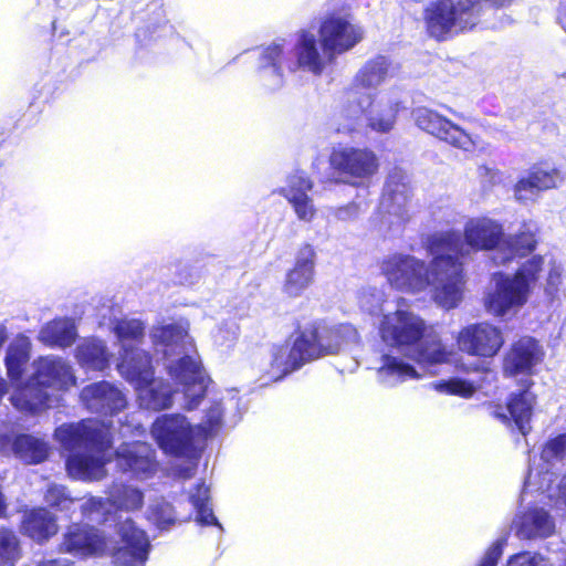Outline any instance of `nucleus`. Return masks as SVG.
Returning <instances> with one entry per match:
<instances>
[{
  "instance_id": "nucleus-1",
  "label": "nucleus",
  "mask_w": 566,
  "mask_h": 566,
  "mask_svg": "<svg viewBox=\"0 0 566 566\" xmlns=\"http://www.w3.org/2000/svg\"><path fill=\"white\" fill-rule=\"evenodd\" d=\"M190 323L186 318L154 326L150 338L157 355L166 360V370L175 385L154 378V367L150 359H142L134 365L132 360L117 363L119 375L134 386L137 401L144 409L159 411L169 409L175 402V396L181 392L180 406L191 411L203 400L210 378L201 366L195 340L189 334Z\"/></svg>"
},
{
  "instance_id": "nucleus-2",
  "label": "nucleus",
  "mask_w": 566,
  "mask_h": 566,
  "mask_svg": "<svg viewBox=\"0 0 566 566\" xmlns=\"http://www.w3.org/2000/svg\"><path fill=\"white\" fill-rule=\"evenodd\" d=\"M426 245L431 255L429 265L413 255L394 253L382 260L381 272L396 290L411 294L429 290L438 305L454 308L462 300L464 286L460 237L453 231L434 233Z\"/></svg>"
},
{
  "instance_id": "nucleus-3",
  "label": "nucleus",
  "mask_w": 566,
  "mask_h": 566,
  "mask_svg": "<svg viewBox=\"0 0 566 566\" xmlns=\"http://www.w3.org/2000/svg\"><path fill=\"white\" fill-rule=\"evenodd\" d=\"M55 440L72 452L66 460L71 478L83 481L101 480L105 476V463L111 460V427L98 419H86L78 423L62 424L55 430Z\"/></svg>"
},
{
  "instance_id": "nucleus-4",
  "label": "nucleus",
  "mask_w": 566,
  "mask_h": 566,
  "mask_svg": "<svg viewBox=\"0 0 566 566\" xmlns=\"http://www.w3.org/2000/svg\"><path fill=\"white\" fill-rule=\"evenodd\" d=\"M32 366V378L25 385H18L10 400L18 410L35 413L52 406L48 389H67L75 385V376L70 364L56 356L40 357Z\"/></svg>"
},
{
  "instance_id": "nucleus-5",
  "label": "nucleus",
  "mask_w": 566,
  "mask_h": 566,
  "mask_svg": "<svg viewBox=\"0 0 566 566\" xmlns=\"http://www.w3.org/2000/svg\"><path fill=\"white\" fill-rule=\"evenodd\" d=\"M544 259L534 255L526 260L514 275L502 272L492 275V287L484 296V306L493 316L517 313L527 302L531 287L543 271Z\"/></svg>"
},
{
  "instance_id": "nucleus-6",
  "label": "nucleus",
  "mask_w": 566,
  "mask_h": 566,
  "mask_svg": "<svg viewBox=\"0 0 566 566\" xmlns=\"http://www.w3.org/2000/svg\"><path fill=\"white\" fill-rule=\"evenodd\" d=\"M346 103L343 116L349 120V130H355L364 117L367 127L380 134L389 133L394 128L401 107L400 101L388 92L358 95L357 92L350 91Z\"/></svg>"
},
{
  "instance_id": "nucleus-7",
  "label": "nucleus",
  "mask_w": 566,
  "mask_h": 566,
  "mask_svg": "<svg viewBox=\"0 0 566 566\" xmlns=\"http://www.w3.org/2000/svg\"><path fill=\"white\" fill-rule=\"evenodd\" d=\"M333 335L323 332L319 335L318 345H312L311 339L315 335L300 333L291 346L287 344L273 346L268 371L269 378L277 381L285 375L301 368L307 361L319 358L321 353L334 352L335 347L327 342Z\"/></svg>"
},
{
  "instance_id": "nucleus-8",
  "label": "nucleus",
  "mask_w": 566,
  "mask_h": 566,
  "mask_svg": "<svg viewBox=\"0 0 566 566\" xmlns=\"http://www.w3.org/2000/svg\"><path fill=\"white\" fill-rule=\"evenodd\" d=\"M482 0H438L427 9L429 33L436 39L471 29L478 22Z\"/></svg>"
},
{
  "instance_id": "nucleus-9",
  "label": "nucleus",
  "mask_w": 566,
  "mask_h": 566,
  "mask_svg": "<svg viewBox=\"0 0 566 566\" xmlns=\"http://www.w3.org/2000/svg\"><path fill=\"white\" fill-rule=\"evenodd\" d=\"M416 125L428 134L467 153H486L490 145L478 135L467 133L436 111L418 107L412 111Z\"/></svg>"
},
{
  "instance_id": "nucleus-10",
  "label": "nucleus",
  "mask_w": 566,
  "mask_h": 566,
  "mask_svg": "<svg viewBox=\"0 0 566 566\" xmlns=\"http://www.w3.org/2000/svg\"><path fill=\"white\" fill-rule=\"evenodd\" d=\"M379 335L385 344L400 350L413 349L424 336L431 335V326L416 313L397 308L385 314L379 323Z\"/></svg>"
},
{
  "instance_id": "nucleus-11",
  "label": "nucleus",
  "mask_w": 566,
  "mask_h": 566,
  "mask_svg": "<svg viewBox=\"0 0 566 566\" xmlns=\"http://www.w3.org/2000/svg\"><path fill=\"white\" fill-rule=\"evenodd\" d=\"M410 188L391 177L385 187L374 228L380 233L397 232L410 220Z\"/></svg>"
},
{
  "instance_id": "nucleus-12",
  "label": "nucleus",
  "mask_w": 566,
  "mask_h": 566,
  "mask_svg": "<svg viewBox=\"0 0 566 566\" xmlns=\"http://www.w3.org/2000/svg\"><path fill=\"white\" fill-rule=\"evenodd\" d=\"M363 38V29L352 21L349 14L332 13L319 23L318 41L329 61L352 50Z\"/></svg>"
},
{
  "instance_id": "nucleus-13",
  "label": "nucleus",
  "mask_w": 566,
  "mask_h": 566,
  "mask_svg": "<svg viewBox=\"0 0 566 566\" xmlns=\"http://www.w3.org/2000/svg\"><path fill=\"white\" fill-rule=\"evenodd\" d=\"M151 436L167 454L182 455L201 441L196 427L180 413L163 415L151 426Z\"/></svg>"
},
{
  "instance_id": "nucleus-14",
  "label": "nucleus",
  "mask_w": 566,
  "mask_h": 566,
  "mask_svg": "<svg viewBox=\"0 0 566 566\" xmlns=\"http://www.w3.org/2000/svg\"><path fill=\"white\" fill-rule=\"evenodd\" d=\"M525 491V488L523 489ZM537 494L538 502H543L547 497V493L542 494L541 491L528 492L524 496L522 492V505L516 512L512 521V530L522 539L546 538L555 532V520L549 512L538 504H532L528 497Z\"/></svg>"
},
{
  "instance_id": "nucleus-15",
  "label": "nucleus",
  "mask_w": 566,
  "mask_h": 566,
  "mask_svg": "<svg viewBox=\"0 0 566 566\" xmlns=\"http://www.w3.org/2000/svg\"><path fill=\"white\" fill-rule=\"evenodd\" d=\"M329 164L350 185L366 182L377 172L379 167L378 158L373 150L352 146L334 148L329 157Z\"/></svg>"
},
{
  "instance_id": "nucleus-16",
  "label": "nucleus",
  "mask_w": 566,
  "mask_h": 566,
  "mask_svg": "<svg viewBox=\"0 0 566 566\" xmlns=\"http://www.w3.org/2000/svg\"><path fill=\"white\" fill-rule=\"evenodd\" d=\"M117 542L113 547L112 566H145L150 551V542L142 528L130 520L118 523Z\"/></svg>"
},
{
  "instance_id": "nucleus-17",
  "label": "nucleus",
  "mask_w": 566,
  "mask_h": 566,
  "mask_svg": "<svg viewBox=\"0 0 566 566\" xmlns=\"http://www.w3.org/2000/svg\"><path fill=\"white\" fill-rule=\"evenodd\" d=\"M457 344L463 353L491 358L500 352L504 337L497 326L482 322L464 326L457 336Z\"/></svg>"
},
{
  "instance_id": "nucleus-18",
  "label": "nucleus",
  "mask_w": 566,
  "mask_h": 566,
  "mask_svg": "<svg viewBox=\"0 0 566 566\" xmlns=\"http://www.w3.org/2000/svg\"><path fill=\"white\" fill-rule=\"evenodd\" d=\"M143 494L139 490L126 486L115 485L104 501L101 497H90L82 504L83 514L98 521L106 518L112 510L134 511L140 507Z\"/></svg>"
},
{
  "instance_id": "nucleus-19",
  "label": "nucleus",
  "mask_w": 566,
  "mask_h": 566,
  "mask_svg": "<svg viewBox=\"0 0 566 566\" xmlns=\"http://www.w3.org/2000/svg\"><path fill=\"white\" fill-rule=\"evenodd\" d=\"M536 397L530 388L520 392H512L504 409L501 406H491L490 415L507 427L514 426L523 436L531 430Z\"/></svg>"
},
{
  "instance_id": "nucleus-20",
  "label": "nucleus",
  "mask_w": 566,
  "mask_h": 566,
  "mask_svg": "<svg viewBox=\"0 0 566 566\" xmlns=\"http://www.w3.org/2000/svg\"><path fill=\"white\" fill-rule=\"evenodd\" d=\"M292 51L294 59L287 64V71L290 72L304 71L319 76L326 66L333 62L325 56L324 51H319L315 34L308 31H302L298 34Z\"/></svg>"
},
{
  "instance_id": "nucleus-21",
  "label": "nucleus",
  "mask_w": 566,
  "mask_h": 566,
  "mask_svg": "<svg viewBox=\"0 0 566 566\" xmlns=\"http://www.w3.org/2000/svg\"><path fill=\"white\" fill-rule=\"evenodd\" d=\"M465 243L473 250H494L501 256L504 233L502 226L488 217L472 218L463 230Z\"/></svg>"
},
{
  "instance_id": "nucleus-22",
  "label": "nucleus",
  "mask_w": 566,
  "mask_h": 566,
  "mask_svg": "<svg viewBox=\"0 0 566 566\" xmlns=\"http://www.w3.org/2000/svg\"><path fill=\"white\" fill-rule=\"evenodd\" d=\"M112 331L117 337L119 345L118 363L132 360L134 365L140 364L143 359H150L149 356L138 348L144 338L145 325L136 318H122L113 322Z\"/></svg>"
},
{
  "instance_id": "nucleus-23",
  "label": "nucleus",
  "mask_w": 566,
  "mask_h": 566,
  "mask_svg": "<svg viewBox=\"0 0 566 566\" xmlns=\"http://www.w3.org/2000/svg\"><path fill=\"white\" fill-rule=\"evenodd\" d=\"M81 399L88 410L105 416L117 413L127 405L122 390L107 381L86 386L81 392Z\"/></svg>"
},
{
  "instance_id": "nucleus-24",
  "label": "nucleus",
  "mask_w": 566,
  "mask_h": 566,
  "mask_svg": "<svg viewBox=\"0 0 566 566\" xmlns=\"http://www.w3.org/2000/svg\"><path fill=\"white\" fill-rule=\"evenodd\" d=\"M154 454L148 443H127L116 451V462L124 472H130L138 479H147L156 470Z\"/></svg>"
},
{
  "instance_id": "nucleus-25",
  "label": "nucleus",
  "mask_w": 566,
  "mask_h": 566,
  "mask_svg": "<svg viewBox=\"0 0 566 566\" xmlns=\"http://www.w3.org/2000/svg\"><path fill=\"white\" fill-rule=\"evenodd\" d=\"M316 253L311 244H303L296 252L295 264L286 273L283 292L289 296H300L313 283Z\"/></svg>"
},
{
  "instance_id": "nucleus-26",
  "label": "nucleus",
  "mask_w": 566,
  "mask_h": 566,
  "mask_svg": "<svg viewBox=\"0 0 566 566\" xmlns=\"http://www.w3.org/2000/svg\"><path fill=\"white\" fill-rule=\"evenodd\" d=\"M106 542L98 530L88 525H72L62 543V549L80 557L97 556L104 553Z\"/></svg>"
},
{
  "instance_id": "nucleus-27",
  "label": "nucleus",
  "mask_w": 566,
  "mask_h": 566,
  "mask_svg": "<svg viewBox=\"0 0 566 566\" xmlns=\"http://www.w3.org/2000/svg\"><path fill=\"white\" fill-rule=\"evenodd\" d=\"M0 451L3 454H14L25 463H40L46 459L49 453L48 444L30 434H1Z\"/></svg>"
},
{
  "instance_id": "nucleus-28",
  "label": "nucleus",
  "mask_w": 566,
  "mask_h": 566,
  "mask_svg": "<svg viewBox=\"0 0 566 566\" xmlns=\"http://www.w3.org/2000/svg\"><path fill=\"white\" fill-rule=\"evenodd\" d=\"M377 381L388 388L396 387L407 380L420 379L422 376L416 367L392 355H381L376 367Z\"/></svg>"
},
{
  "instance_id": "nucleus-29",
  "label": "nucleus",
  "mask_w": 566,
  "mask_h": 566,
  "mask_svg": "<svg viewBox=\"0 0 566 566\" xmlns=\"http://www.w3.org/2000/svg\"><path fill=\"white\" fill-rule=\"evenodd\" d=\"M332 333L335 334L328 338V343L335 347L334 352L331 353H321L319 357L326 355H336L340 353H345L353 347L357 346L359 343V334L357 329L350 324H338L333 326H318L315 328H306L302 333H308L315 335L313 339H311L312 345H318L319 335L323 333Z\"/></svg>"
},
{
  "instance_id": "nucleus-30",
  "label": "nucleus",
  "mask_w": 566,
  "mask_h": 566,
  "mask_svg": "<svg viewBox=\"0 0 566 566\" xmlns=\"http://www.w3.org/2000/svg\"><path fill=\"white\" fill-rule=\"evenodd\" d=\"M227 396H230V398L226 399L223 396L211 398L201 422L195 426L201 441L216 436L223 427L226 409L229 406L235 407L238 405L234 390L228 391Z\"/></svg>"
},
{
  "instance_id": "nucleus-31",
  "label": "nucleus",
  "mask_w": 566,
  "mask_h": 566,
  "mask_svg": "<svg viewBox=\"0 0 566 566\" xmlns=\"http://www.w3.org/2000/svg\"><path fill=\"white\" fill-rule=\"evenodd\" d=\"M539 359L537 343L531 337L517 340L505 357L504 371L511 376L528 371Z\"/></svg>"
},
{
  "instance_id": "nucleus-32",
  "label": "nucleus",
  "mask_w": 566,
  "mask_h": 566,
  "mask_svg": "<svg viewBox=\"0 0 566 566\" xmlns=\"http://www.w3.org/2000/svg\"><path fill=\"white\" fill-rule=\"evenodd\" d=\"M75 358L85 370L104 371L109 367L111 354L105 342L90 337L76 346Z\"/></svg>"
},
{
  "instance_id": "nucleus-33",
  "label": "nucleus",
  "mask_w": 566,
  "mask_h": 566,
  "mask_svg": "<svg viewBox=\"0 0 566 566\" xmlns=\"http://www.w3.org/2000/svg\"><path fill=\"white\" fill-rule=\"evenodd\" d=\"M555 472L546 470L545 473L538 468L533 467L525 480L524 496L528 492L541 491L542 494L547 493L549 500H559L566 505V474L562 476L559 482L554 486Z\"/></svg>"
},
{
  "instance_id": "nucleus-34",
  "label": "nucleus",
  "mask_w": 566,
  "mask_h": 566,
  "mask_svg": "<svg viewBox=\"0 0 566 566\" xmlns=\"http://www.w3.org/2000/svg\"><path fill=\"white\" fill-rule=\"evenodd\" d=\"M396 70L385 56L367 61L355 75V84L366 90H375L395 76Z\"/></svg>"
},
{
  "instance_id": "nucleus-35",
  "label": "nucleus",
  "mask_w": 566,
  "mask_h": 566,
  "mask_svg": "<svg viewBox=\"0 0 566 566\" xmlns=\"http://www.w3.org/2000/svg\"><path fill=\"white\" fill-rule=\"evenodd\" d=\"M536 247L535 232L530 226H524L515 235L503 239L501 256L493 255V261L501 265L517 256L532 252Z\"/></svg>"
},
{
  "instance_id": "nucleus-36",
  "label": "nucleus",
  "mask_w": 566,
  "mask_h": 566,
  "mask_svg": "<svg viewBox=\"0 0 566 566\" xmlns=\"http://www.w3.org/2000/svg\"><path fill=\"white\" fill-rule=\"evenodd\" d=\"M77 336L74 321L69 318H59L45 324L40 333L39 339L52 347H69Z\"/></svg>"
},
{
  "instance_id": "nucleus-37",
  "label": "nucleus",
  "mask_w": 566,
  "mask_h": 566,
  "mask_svg": "<svg viewBox=\"0 0 566 566\" xmlns=\"http://www.w3.org/2000/svg\"><path fill=\"white\" fill-rule=\"evenodd\" d=\"M413 349L415 359L424 366H434L451 361L452 350L442 344L434 334L432 327L431 335L424 336V338L416 345Z\"/></svg>"
},
{
  "instance_id": "nucleus-38",
  "label": "nucleus",
  "mask_w": 566,
  "mask_h": 566,
  "mask_svg": "<svg viewBox=\"0 0 566 566\" xmlns=\"http://www.w3.org/2000/svg\"><path fill=\"white\" fill-rule=\"evenodd\" d=\"M22 531L36 542H42L57 531L55 518L44 509H36L24 514Z\"/></svg>"
},
{
  "instance_id": "nucleus-39",
  "label": "nucleus",
  "mask_w": 566,
  "mask_h": 566,
  "mask_svg": "<svg viewBox=\"0 0 566 566\" xmlns=\"http://www.w3.org/2000/svg\"><path fill=\"white\" fill-rule=\"evenodd\" d=\"M30 342L25 337L15 338L9 346L6 355V366L8 377L14 385V389L18 385H21L20 378L25 364L30 358Z\"/></svg>"
},
{
  "instance_id": "nucleus-40",
  "label": "nucleus",
  "mask_w": 566,
  "mask_h": 566,
  "mask_svg": "<svg viewBox=\"0 0 566 566\" xmlns=\"http://www.w3.org/2000/svg\"><path fill=\"white\" fill-rule=\"evenodd\" d=\"M429 388L439 394L470 399L474 396L478 389L481 388V384L460 377H451L448 379L432 381L429 384Z\"/></svg>"
},
{
  "instance_id": "nucleus-41",
  "label": "nucleus",
  "mask_w": 566,
  "mask_h": 566,
  "mask_svg": "<svg viewBox=\"0 0 566 566\" xmlns=\"http://www.w3.org/2000/svg\"><path fill=\"white\" fill-rule=\"evenodd\" d=\"M566 457V434H562L551 441H548L539 455L538 459H533L530 464V470L533 467H538L543 473L546 470L554 472L555 463Z\"/></svg>"
},
{
  "instance_id": "nucleus-42",
  "label": "nucleus",
  "mask_w": 566,
  "mask_h": 566,
  "mask_svg": "<svg viewBox=\"0 0 566 566\" xmlns=\"http://www.w3.org/2000/svg\"><path fill=\"white\" fill-rule=\"evenodd\" d=\"M291 53V44L285 39H276L260 51L259 61L285 71L290 61H293Z\"/></svg>"
},
{
  "instance_id": "nucleus-43",
  "label": "nucleus",
  "mask_w": 566,
  "mask_h": 566,
  "mask_svg": "<svg viewBox=\"0 0 566 566\" xmlns=\"http://www.w3.org/2000/svg\"><path fill=\"white\" fill-rule=\"evenodd\" d=\"M527 175L541 191L556 188L564 179L562 171L547 163L534 165Z\"/></svg>"
},
{
  "instance_id": "nucleus-44",
  "label": "nucleus",
  "mask_w": 566,
  "mask_h": 566,
  "mask_svg": "<svg viewBox=\"0 0 566 566\" xmlns=\"http://www.w3.org/2000/svg\"><path fill=\"white\" fill-rule=\"evenodd\" d=\"M189 499L197 512L196 521L199 524L209 525L217 523L209 503V488L205 483L198 484L195 492L190 493Z\"/></svg>"
},
{
  "instance_id": "nucleus-45",
  "label": "nucleus",
  "mask_w": 566,
  "mask_h": 566,
  "mask_svg": "<svg viewBox=\"0 0 566 566\" xmlns=\"http://www.w3.org/2000/svg\"><path fill=\"white\" fill-rule=\"evenodd\" d=\"M313 188V181L304 171H294L286 177L285 186L275 189L273 192L286 199L301 197L308 193Z\"/></svg>"
},
{
  "instance_id": "nucleus-46",
  "label": "nucleus",
  "mask_w": 566,
  "mask_h": 566,
  "mask_svg": "<svg viewBox=\"0 0 566 566\" xmlns=\"http://www.w3.org/2000/svg\"><path fill=\"white\" fill-rule=\"evenodd\" d=\"M147 518L156 524L159 528H165L172 524L176 515L172 506L164 499L154 500L147 509Z\"/></svg>"
},
{
  "instance_id": "nucleus-47",
  "label": "nucleus",
  "mask_w": 566,
  "mask_h": 566,
  "mask_svg": "<svg viewBox=\"0 0 566 566\" xmlns=\"http://www.w3.org/2000/svg\"><path fill=\"white\" fill-rule=\"evenodd\" d=\"M19 539L9 530H0V565H14L20 558Z\"/></svg>"
},
{
  "instance_id": "nucleus-48",
  "label": "nucleus",
  "mask_w": 566,
  "mask_h": 566,
  "mask_svg": "<svg viewBox=\"0 0 566 566\" xmlns=\"http://www.w3.org/2000/svg\"><path fill=\"white\" fill-rule=\"evenodd\" d=\"M256 81L268 91H276L284 84V70L259 61Z\"/></svg>"
},
{
  "instance_id": "nucleus-49",
  "label": "nucleus",
  "mask_w": 566,
  "mask_h": 566,
  "mask_svg": "<svg viewBox=\"0 0 566 566\" xmlns=\"http://www.w3.org/2000/svg\"><path fill=\"white\" fill-rule=\"evenodd\" d=\"M385 301V293L381 290L371 286L363 289L358 296L360 308L371 315H376L381 311Z\"/></svg>"
},
{
  "instance_id": "nucleus-50",
  "label": "nucleus",
  "mask_w": 566,
  "mask_h": 566,
  "mask_svg": "<svg viewBox=\"0 0 566 566\" xmlns=\"http://www.w3.org/2000/svg\"><path fill=\"white\" fill-rule=\"evenodd\" d=\"M292 207L298 221L304 223H312L317 216V209L314 205V200L308 193L301 197H292V200L287 201Z\"/></svg>"
},
{
  "instance_id": "nucleus-51",
  "label": "nucleus",
  "mask_w": 566,
  "mask_h": 566,
  "mask_svg": "<svg viewBox=\"0 0 566 566\" xmlns=\"http://www.w3.org/2000/svg\"><path fill=\"white\" fill-rule=\"evenodd\" d=\"M238 328L233 323L217 326L212 332L213 345L220 350L231 348L237 339Z\"/></svg>"
},
{
  "instance_id": "nucleus-52",
  "label": "nucleus",
  "mask_w": 566,
  "mask_h": 566,
  "mask_svg": "<svg viewBox=\"0 0 566 566\" xmlns=\"http://www.w3.org/2000/svg\"><path fill=\"white\" fill-rule=\"evenodd\" d=\"M539 192L541 190L535 187L528 175L521 178L514 187L515 199L523 203L535 201Z\"/></svg>"
},
{
  "instance_id": "nucleus-53",
  "label": "nucleus",
  "mask_w": 566,
  "mask_h": 566,
  "mask_svg": "<svg viewBox=\"0 0 566 566\" xmlns=\"http://www.w3.org/2000/svg\"><path fill=\"white\" fill-rule=\"evenodd\" d=\"M506 566H552V564L539 554L523 552L511 556Z\"/></svg>"
},
{
  "instance_id": "nucleus-54",
  "label": "nucleus",
  "mask_w": 566,
  "mask_h": 566,
  "mask_svg": "<svg viewBox=\"0 0 566 566\" xmlns=\"http://www.w3.org/2000/svg\"><path fill=\"white\" fill-rule=\"evenodd\" d=\"M562 284V268L556 264L554 261H549V270H548V276H547V284H546V293L551 295L552 297H555L558 287Z\"/></svg>"
},
{
  "instance_id": "nucleus-55",
  "label": "nucleus",
  "mask_w": 566,
  "mask_h": 566,
  "mask_svg": "<svg viewBox=\"0 0 566 566\" xmlns=\"http://www.w3.org/2000/svg\"><path fill=\"white\" fill-rule=\"evenodd\" d=\"M67 500L66 490L62 485H50L45 492V501L51 505L59 506Z\"/></svg>"
},
{
  "instance_id": "nucleus-56",
  "label": "nucleus",
  "mask_w": 566,
  "mask_h": 566,
  "mask_svg": "<svg viewBox=\"0 0 566 566\" xmlns=\"http://www.w3.org/2000/svg\"><path fill=\"white\" fill-rule=\"evenodd\" d=\"M503 542L496 541L486 551L479 566H496L497 560L502 555Z\"/></svg>"
},
{
  "instance_id": "nucleus-57",
  "label": "nucleus",
  "mask_w": 566,
  "mask_h": 566,
  "mask_svg": "<svg viewBox=\"0 0 566 566\" xmlns=\"http://www.w3.org/2000/svg\"><path fill=\"white\" fill-rule=\"evenodd\" d=\"M359 214V207L356 203H349L343 207H339L335 210V217L338 220L347 221L357 218Z\"/></svg>"
},
{
  "instance_id": "nucleus-58",
  "label": "nucleus",
  "mask_w": 566,
  "mask_h": 566,
  "mask_svg": "<svg viewBox=\"0 0 566 566\" xmlns=\"http://www.w3.org/2000/svg\"><path fill=\"white\" fill-rule=\"evenodd\" d=\"M478 171H479V175L481 177L489 176L491 184L497 182L500 180V177H501V174H500L499 170L491 169V168H489L486 166L479 167Z\"/></svg>"
},
{
  "instance_id": "nucleus-59",
  "label": "nucleus",
  "mask_w": 566,
  "mask_h": 566,
  "mask_svg": "<svg viewBox=\"0 0 566 566\" xmlns=\"http://www.w3.org/2000/svg\"><path fill=\"white\" fill-rule=\"evenodd\" d=\"M7 338H8V333H7L6 326L0 325V348L2 347V345L4 344Z\"/></svg>"
},
{
  "instance_id": "nucleus-60",
  "label": "nucleus",
  "mask_w": 566,
  "mask_h": 566,
  "mask_svg": "<svg viewBox=\"0 0 566 566\" xmlns=\"http://www.w3.org/2000/svg\"><path fill=\"white\" fill-rule=\"evenodd\" d=\"M36 566H62V564L60 560H45L39 563Z\"/></svg>"
},
{
  "instance_id": "nucleus-61",
  "label": "nucleus",
  "mask_w": 566,
  "mask_h": 566,
  "mask_svg": "<svg viewBox=\"0 0 566 566\" xmlns=\"http://www.w3.org/2000/svg\"><path fill=\"white\" fill-rule=\"evenodd\" d=\"M7 385L6 381L0 377V398L6 394Z\"/></svg>"
},
{
  "instance_id": "nucleus-62",
  "label": "nucleus",
  "mask_w": 566,
  "mask_h": 566,
  "mask_svg": "<svg viewBox=\"0 0 566 566\" xmlns=\"http://www.w3.org/2000/svg\"><path fill=\"white\" fill-rule=\"evenodd\" d=\"M483 371L485 373L486 377H494V373L489 368H483Z\"/></svg>"
},
{
  "instance_id": "nucleus-63",
  "label": "nucleus",
  "mask_w": 566,
  "mask_h": 566,
  "mask_svg": "<svg viewBox=\"0 0 566 566\" xmlns=\"http://www.w3.org/2000/svg\"><path fill=\"white\" fill-rule=\"evenodd\" d=\"M213 525H218V527H221V524H218V522H217V523H214Z\"/></svg>"
}]
</instances>
